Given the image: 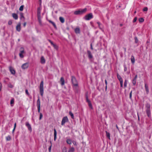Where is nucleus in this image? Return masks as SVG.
<instances>
[{
	"label": "nucleus",
	"mask_w": 152,
	"mask_h": 152,
	"mask_svg": "<svg viewBox=\"0 0 152 152\" xmlns=\"http://www.w3.org/2000/svg\"><path fill=\"white\" fill-rule=\"evenodd\" d=\"M87 11V9L85 8L83 9H79L74 11V14L76 15H82L85 13Z\"/></svg>",
	"instance_id": "f257e3e1"
},
{
	"label": "nucleus",
	"mask_w": 152,
	"mask_h": 152,
	"mask_svg": "<svg viewBox=\"0 0 152 152\" xmlns=\"http://www.w3.org/2000/svg\"><path fill=\"white\" fill-rule=\"evenodd\" d=\"M85 97L86 99V102L88 103V107L90 109H93V107L91 101L88 99V93L86 92L85 94Z\"/></svg>",
	"instance_id": "f03ea898"
},
{
	"label": "nucleus",
	"mask_w": 152,
	"mask_h": 152,
	"mask_svg": "<svg viewBox=\"0 0 152 152\" xmlns=\"http://www.w3.org/2000/svg\"><path fill=\"white\" fill-rule=\"evenodd\" d=\"M71 82L72 86L75 87H78V84L77 81L75 77L72 75H71Z\"/></svg>",
	"instance_id": "7ed1b4c3"
},
{
	"label": "nucleus",
	"mask_w": 152,
	"mask_h": 152,
	"mask_svg": "<svg viewBox=\"0 0 152 152\" xmlns=\"http://www.w3.org/2000/svg\"><path fill=\"white\" fill-rule=\"evenodd\" d=\"M146 111L148 117L151 115V106L149 104L147 103L145 105Z\"/></svg>",
	"instance_id": "20e7f679"
},
{
	"label": "nucleus",
	"mask_w": 152,
	"mask_h": 152,
	"mask_svg": "<svg viewBox=\"0 0 152 152\" xmlns=\"http://www.w3.org/2000/svg\"><path fill=\"white\" fill-rule=\"evenodd\" d=\"M43 84V81L42 80L40 83L39 86L40 93L42 96H43L44 93Z\"/></svg>",
	"instance_id": "39448f33"
},
{
	"label": "nucleus",
	"mask_w": 152,
	"mask_h": 152,
	"mask_svg": "<svg viewBox=\"0 0 152 152\" xmlns=\"http://www.w3.org/2000/svg\"><path fill=\"white\" fill-rule=\"evenodd\" d=\"M93 18V15L92 13H90L86 15L83 18V19L86 20H91Z\"/></svg>",
	"instance_id": "423d86ee"
},
{
	"label": "nucleus",
	"mask_w": 152,
	"mask_h": 152,
	"mask_svg": "<svg viewBox=\"0 0 152 152\" xmlns=\"http://www.w3.org/2000/svg\"><path fill=\"white\" fill-rule=\"evenodd\" d=\"M25 53L24 48L22 47H21L20 49V53L19 54V56L21 58H23L24 56L23 54Z\"/></svg>",
	"instance_id": "0eeeda50"
},
{
	"label": "nucleus",
	"mask_w": 152,
	"mask_h": 152,
	"mask_svg": "<svg viewBox=\"0 0 152 152\" xmlns=\"http://www.w3.org/2000/svg\"><path fill=\"white\" fill-rule=\"evenodd\" d=\"M69 121V119L67 116L64 117L62 120L61 122V125L62 126L64 125L65 123Z\"/></svg>",
	"instance_id": "6e6552de"
},
{
	"label": "nucleus",
	"mask_w": 152,
	"mask_h": 152,
	"mask_svg": "<svg viewBox=\"0 0 152 152\" xmlns=\"http://www.w3.org/2000/svg\"><path fill=\"white\" fill-rule=\"evenodd\" d=\"M97 23L98 25V27L99 29H100L103 32H104V31L103 29V25L99 21L96 22Z\"/></svg>",
	"instance_id": "1a4fd4ad"
},
{
	"label": "nucleus",
	"mask_w": 152,
	"mask_h": 152,
	"mask_svg": "<svg viewBox=\"0 0 152 152\" xmlns=\"http://www.w3.org/2000/svg\"><path fill=\"white\" fill-rule=\"evenodd\" d=\"M26 126L27 127L28 130H29L30 132L32 131V129L31 125L29 124L28 122H26L25 123Z\"/></svg>",
	"instance_id": "9d476101"
},
{
	"label": "nucleus",
	"mask_w": 152,
	"mask_h": 152,
	"mask_svg": "<svg viewBox=\"0 0 152 152\" xmlns=\"http://www.w3.org/2000/svg\"><path fill=\"white\" fill-rule=\"evenodd\" d=\"M29 65V63L26 62L25 63L23 64L21 66V68L23 69H25L27 68Z\"/></svg>",
	"instance_id": "9b49d317"
},
{
	"label": "nucleus",
	"mask_w": 152,
	"mask_h": 152,
	"mask_svg": "<svg viewBox=\"0 0 152 152\" xmlns=\"http://www.w3.org/2000/svg\"><path fill=\"white\" fill-rule=\"evenodd\" d=\"M41 8L40 7H38L37 8V17H41Z\"/></svg>",
	"instance_id": "f8f14e48"
},
{
	"label": "nucleus",
	"mask_w": 152,
	"mask_h": 152,
	"mask_svg": "<svg viewBox=\"0 0 152 152\" xmlns=\"http://www.w3.org/2000/svg\"><path fill=\"white\" fill-rule=\"evenodd\" d=\"M87 54L88 58L89 59H91L93 58V56H92L91 52L89 50L87 51Z\"/></svg>",
	"instance_id": "ddd939ff"
},
{
	"label": "nucleus",
	"mask_w": 152,
	"mask_h": 152,
	"mask_svg": "<svg viewBox=\"0 0 152 152\" xmlns=\"http://www.w3.org/2000/svg\"><path fill=\"white\" fill-rule=\"evenodd\" d=\"M46 19H47V20H48L50 23H51L53 25V26L56 29H57V27L56 26L55 23L54 22H53V21H51L50 20H48L47 18Z\"/></svg>",
	"instance_id": "4468645a"
},
{
	"label": "nucleus",
	"mask_w": 152,
	"mask_h": 152,
	"mask_svg": "<svg viewBox=\"0 0 152 152\" xmlns=\"http://www.w3.org/2000/svg\"><path fill=\"white\" fill-rule=\"evenodd\" d=\"M45 60L43 56H42L40 58V62L42 64H45Z\"/></svg>",
	"instance_id": "2eb2a0df"
},
{
	"label": "nucleus",
	"mask_w": 152,
	"mask_h": 152,
	"mask_svg": "<svg viewBox=\"0 0 152 152\" xmlns=\"http://www.w3.org/2000/svg\"><path fill=\"white\" fill-rule=\"evenodd\" d=\"M54 140L55 141L57 139V132L55 128H54Z\"/></svg>",
	"instance_id": "dca6fc26"
},
{
	"label": "nucleus",
	"mask_w": 152,
	"mask_h": 152,
	"mask_svg": "<svg viewBox=\"0 0 152 152\" xmlns=\"http://www.w3.org/2000/svg\"><path fill=\"white\" fill-rule=\"evenodd\" d=\"M16 30L17 31H18V32H19L21 30V28H20V23H19L17 25V26H16Z\"/></svg>",
	"instance_id": "f3484780"
},
{
	"label": "nucleus",
	"mask_w": 152,
	"mask_h": 152,
	"mask_svg": "<svg viewBox=\"0 0 152 152\" xmlns=\"http://www.w3.org/2000/svg\"><path fill=\"white\" fill-rule=\"evenodd\" d=\"M9 69L12 75H15V71L14 69L11 66L9 67Z\"/></svg>",
	"instance_id": "a211bd4d"
},
{
	"label": "nucleus",
	"mask_w": 152,
	"mask_h": 152,
	"mask_svg": "<svg viewBox=\"0 0 152 152\" xmlns=\"http://www.w3.org/2000/svg\"><path fill=\"white\" fill-rule=\"evenodd\" d=\"M37 107H40V101L39 96H38L37 101Z\"/></svg>",
	"instance_id": "6ab92c4d"
},
{
	"label": "nucleus",
	"mask_w": 152,
	"mask_h": 152,
	"mask_svg": "<svg viewBox=\"0 0 152 152\" xmlns=\"http://www.w3.org/2000/svg\"><path fill=\"white\" fill-rule=\"evenodd\" d=\"M117 78L119 81L120 82H121L122 81H123V80L122 78L118 73L117 74Z\"/></svg>",
	"instance_id": "aec40b11"
},
{
	"label": "nucleus",
	"mask_w": 152,
	"mask_h": 152,
	"mask_svg": "<svg viewBox=\"0 0 152 152\" xmlns=\"http://www.w3.org/2000/svg\"><path fill=\"white\" fill-rule=\"evenodd\" d=\"M74 91L75 93L79 94L80 92V90L78 87H76L74 88Z\"/></svg>",
	"instance_id": "412c9836"
},
{
	"label": "nucleus",
	"mask_w": 152,
	"mask_h": 152,
	"mask_svg": "<svg viewBox=\"0 0 152 152\" xmlns=\"http://www.w3.org/2000/svg\"><path fill=\"white\" fill-rule=\"evenodd\" d=\"M61 84V85L63 86L64 84L65 80L63 77H62L60 79Z\"/></svg>",
	"instance_id": "4be33fe9"
},
{
	"label": "nucleus",
	"mask_w": 152,
	"mask_h": 152,
	"mask_svg": "<svg viewBox=\"0 0 152 152\" xmlns=\"http://www.w3.org/2000/svg\"><path fill=\"white\" fill-rule=\"evenodd\" d=\"M75 31L77 34H80V29L78 27L76 28L75 29Z\"/></svg>",
	"instance_id": "5701e85b"
},
{
	"label": "nucleus",
	"mask_w": 152,
	"mask_h": 152,
	"mask_svg": "<svg viewBox=\"0 0 152 152\" xmlns=\"http://www.w3.org/2000/svg\"><path fill=\"white\" fill-rule=\"evenodd\" d=\"M106 137L108 138L110 140V133L108 132L107 131H106Z\"/></svg>",
	"instance_id": "b1692460"
},
{
	"label": "nucleus",
	"mask_w": 152,
	"mask_h": 152,
	"mask_svg": "<svg viewBox=\"0 0 152 152\" xmlns=\"http://www.w3.org/2000/svg\"><path fill=\"white\" fill-rule=\"evenodd\" d=\"M12 16L13 18L15 20H17L18 19V16L17 14L15 13H13L12 14Z\"/></svg>",
	"instance_id": "393cba45"
},
{
	"label": "nucleus",
	"mask_w": 152,
	"mask_h": 152,
	"mask_svg": "<svg viewBox=\"0 0 152 152\" xmlns=\"http://www.w3.org/2000/svg\"><path fill=\"white\" fill-rule=\"evenodd\" d=\"M37 19L39 25L41 26H43V24L42 23V20L41 18V17H37Z\"/></svg>",
	"instance_id": "a878e982"
},
{
	"label": "nucleus",
	"mask_w": 152,
	"mask_h": 152,
	"mask_svg": "<svg viewBox=\"0 0 152 152\" xmlns=\"http://www.w3.org/2000/svg\"><path fill=\"white\" fill-rule=\"evenodd\" d=\"M145 90L146 91L147 93L148 94L149 92V89L148 86L146 83H145Z\"/></svg>",
	"instance_id": "bb28decb"
},
{
	"label": "nucleus",
	"mask_w": 152,
	"mask_h": 152,
	"mask_svg": "<svg viewBox=\"0 0 152 152\" xmlns=\"http://www.w3.org/2000/svg\"><path fill=\"white\" fill-rule=\"evenodd\" d=\"M72 141L70 139H67L66 140V142L69 145H70L72 143Z\"/></svg>",
	"instance_id": "cd10ccee"
},
{
	"label": "nucleus",
	"mask_w": 152,
	"mask_h": 152,
	"mask_svg": "<svg viewBox=\"0 0 152 152\" xmlns=\"http://www.w3.org/2000/svg\"><path fill=\"white\" fill-rule=\"evenodd\" d=\"M20 20H22V18H23L24 20L25 19V18L23 15V13L20 12Z\"/></svg>",
	"instance_id": "c85d7f7f"
},
{
	"label": "nucleus",
	"mask_w": 152,
	"mask_h": 152,
	"mask_svg": "<svg viewBox=\"0 0 152 152\" xmlns=\"http://www.w3.org/2000/svg\"><path fill=\"white\" fill-rule=\"evenodd\" d=\"M59 19L61 23H63L64 22V19L63 17H60L59 18Z\"/></svg>",
	"instance_id": "c756f323"
},
{
	"label": "nucleus",
	"mask_w": 152,
	"mask_h": 152,
	"mask_svg": "<svg viewBox=\"0 0 152 152\" xmlns=\"http://www.w3.org/2000/svg\"><path fill=\"white\" fill-rule=\"evenodd\" d=\"M74 148L73 147H72L69 149L68 152H74Z\"/></svg>",
	"instance_id": "7c9ffc66"
},
{
	"label": "nucleus",
	"mask_w": 152,
	"mask_h": 152,
	"mask_svg": "<svg viewBox=\"0 0 152 152\" xmlns=\"http://www.w3.org/2000/svg\"><path fill=\"white\" fill-rule=\"evenodd\" d=\"M6 140L7 141H9L11 140V137L10 135H9L7 136L6 137Z\"/></svg>",
	"instance_id": "2f4dec72"
},
{
	"label": "nucleus",
	"mask_w": 152,
	"mask_h": 152,
	"mask_svg": "<svg viewBox=\"0 0 152 152\" xmlns=\"http://www.w3.org/2000/svg\"><path fill=\"white\" fill-rule=\"evenodd\" d=\"M14 98H12L11 99V100H10V104L12 106V104H14Z\"/></svg>",
	"instance_id": "473e14b6"
},
{
	"label": "nucleus",
	"mask_w": 152,
	"mask_h": 152,
	"mask_svg": "<svg viewBox=\"0 0 152 152\" xmlns=\"http://www.w3.org/2000/svg\"><path fill=\"white\" fill-rule=\"evenodd\" d=\"M69 114L70 115L72 118H74V115L73 113H72L71 111H70L69 112Z\"/></svg>",
	"instance_id": "72a5a7b5"
},
{
	"label": "nucleus",
	"mask_w": 152,
	"mask_h": 152,
	"mask_svg": "<svg viewBox=\"0 0 152 152\" xmlns=\"http://www.w3.org/2000/svg\"><path fill=\"white\" fill-rule=\"evenodd\" d=\"M24 6L23 5H21L19 8V10L20 11H22L23 10Z\"/></svg>",
	"instance_id": "f704fd0d"
},
{
	"label": "nucleus",
	"mask_w": 152,
	"mask_h": 152,
	"mask_svg": "<svg viewBox=\"0 0 152 152\" xmlns=\"http://www.w3.org/2000/svg\"><path fill=\"white\" fill-rule=\"evenodd\" d=\"M104 81H105V84L106 85L105 90V91H106L107 90V81L106 79H105V80Z\"/></svg>",
	"instance_id": "c9c22d12"
},
{
	"label": "nucleus",
	"mask_w": 152,
	"mask_h": 152,
	"mask_svg": "<svg viewBox=\"0 0 152 152\" xmlns=\"http://www.w3.org/2000/svg\"><path fill=\"white\" fill-rule=\"evenodd\" d=\"M139 22L140 23L143 22L144 21V19L143 18H140L139 19Z\"/></svg>",
	"instance_id": "e433bc0d"
},
{
	"label": "nucleus",
	"mask_w": 152,
	"mask_h": 152,
	"mask_svg": "<svg viewBox=\"0 0 152 152\" xmlns=\"http://www.w3.org/2000/svg\"><path fill=\"white\" fill-rule=\"evenodd\" d=\"M8 87L11 88H12L14 87L12 85L11 83H10L8 84Z\"/></svg>",
	"instance_id": "4c0bfd02"
},
{
	"label": "nucleus",
	"mask_w": 152,
	"mask_h": 152,
	"mask_svg": "<svg viewBox=\"0 0 152 152\" xmlns=\"http://www.w3.org/2000/svg\"><path fill=\"white\" fill-rule=\"evenodd\" d=\"M50 146L48 148V150L49 152H50L52 147V142L51 141H50Z\"/></svg>",
	"instance_id": "58836bf2"
},
{
	"label": "nucleus",
	"mask_w": 152,
	"mask_h": 152,
	"mask_svg": "<svg viewBox=\"0 0 152 152\" xmlns=\"http://www.w3.org/2000/svg\"><path fill=\"white\" fill-rule=\"evenodd\" d=\"M42 117H43V115L42 114V113H39V120H40L42 118Z\"/></svg>",
	"instance_id": "ea45409f"
},
{
	"label": "nucleus",
	"mask_w": 152,
	"mask_h": 152,
	"mask_svg": "<svg viewBox=\"0 0 152 152\" xmlns=\"http://www.w3.org/2000/svg\"><path fill=\"white\" fill-rule=\"evenodd\" d=\"M53 46L54 47V48L58 50V46L56 45V44H54L53 45Z\"/></svg>",
	"instance_id": "a19ab883"
},
{
	"label": "nucleus",
	"mask_w": 152,
	"mask_h": 152,
	"mask_svg": "<svg viewBox=\"0 0 152 152\" xmlns=\"http://www.w3.org/2000/svg\"><path fill=\"white\" fill-rule=\"evenodd\" d=\"M72 143L73 145L75 146H77V142L75 140L72 141Z\"/></svg>",
	"instance_id": "79ce46f5"
},
{
	"label": "nucleus",
	"mask_w": 152,
	"mask_h": 152,
	"mask_svg": "<svg viewBox=\"0 0 152 152\" xmlns=\"http://www.w3.org/2000/svg\"><path fill=\"white\" fill-rule=\"evenodd\" d=\"M124 72H126L127 70V67L126 66V65L125 64H124Z\"/></svg>",
	"instance_id": "37998d69"
},
{
	"label": "nucleus",
	"mask_w": 152,
	"mask_h": 152,
	"mask_svg": "<svg viewBox=\"0 0 152 152\" xmlns=\"http://www.w3.org/2000/svg\"><path fill=\"white\" fill-rule=\"evenodd\" d=\"M12 23V21L11 20H10L8 22V24L9 25H11Z\"/></svg>",
	"instance_id": "c03bdc74"
},
{
	"label": "nucleus",
	"mask_w": 152,
	"mask_h": 152,
	"mask_svg": "<svg viewBox=\"0 0 152 152\" xmlns=\"http://www.w3.org/2000/svg\"><path fill=\"white\" fill-rule=\"evenodd\" d=\"M25 93L26 95L28 96H29V94L28 92V90L27 89L25 90Z\"/></svg>",
	"instance_id": "a18cd8bd"
},
{
	"label": "nucleus",
	"mask_w": 152,
	"mask_h": 152,
	"mask_svg": "<svg viewBox=\"0 0 152 152\" xmlns=\"http://www.w3.org/2000/svg\"><path fill=\"white\" fill-rule=\"evenodd\" d=\"M148 10V8L147 7H145L143 9V11H147Z\"/></svg>",
	"instance_id": "49530a36"
},
{
	"label": "nucleus",
	"mask_w": 152,
	"mask_h": 152,
	"mask_svg": "<svg viewBox=\"0 0 152 152\" xmlns=\"http://www.w3.org/2000/svg\"><path fill=\"white\" fill-rule=\"evenodd\" d=\"M132 91H131V92L130 93V95H129V98L130 99H131L132 100Z\"/></svg>",
	"instance_id": "de8ad7c7"
},
{
	"label": "nucleus",
	"mask_w": 152,
	"mask_h": 152,
	"mask_svg": "<svg viewBox=\"0 0 152 152\" xmlns=\"http://www.w3.org/2000/svg\"><path fill=\"white\" fill-rule=\"evenodd\" d=\"M131 60L132 63V64H133V62H134V61H133V55H132L131 56Z\"/></svg>",
	"instance_id": "09e8293b"
},
{
	"label": "nucleus",
	"mask_w": 152,
	"mask_h": 152,
	"mask_svg": "<svg viewBox=\"0 0 152 152\" xmlns=\"http://www.w3.org/2000/svg\"><path fill=\"white\" fill-rule=\"evenodd\" d=\"M131 60L132 63V64H133V62H134V61H133V55H132L131 56Z\"/></svg>",
	"instance_id": "8fccbe9b"
},
{
	"label": "nucleus",
	"mask_w": 152,
	"mask_h": 152,
	"mask_svg": "<svg viewBox=\"0 0 152 152\" xmlns=\"http://www.w3.org/2000/svg\"><path fill=\"white\" fill-rule=\"evenodd\" d=\"M134 40H135V43H137L138 42V39H137V37H135L134 38Z\"/></svg>",
	"instance_id": "3c124183"
},
{
	"label": "nucleus",
	"mask_w": 152,
	"mask_h": 152,
	"mask_svg": "<svg viewBox=\"0 0 152 152\" xmlns=\"http://www.w3.org/2000/svg\"><path fill=\"white\" fill-rule=\"evenodd\" d=\"M124 87H126L127 86V82H126V80L124 82Z\"/></svg>",
	"instance_id": "603ef678"
},
{
	"label": "nucleus",
	"mask_w": 152,
	"mask_h": 152,
	"mask_svg": "<svg viewBox=\"0 0 152 152\" xmlns=\"http://www.w3.org/2000/svg\"><path fill=\"white\" fill-rule=\"evenodd\" d=\"M38 111L39 113H40V107H37Z\"/></svg>",
	"instance_id": "864d4df0"
},
{
	"label": "nucleus",
	"mask_w": 152,
	"mask_h": 152,
	"mask_svg": "<svg viewBox=\"0 0 152 152\" xmlns=\"http://www.w3.org/2000/svg\"><path fill=\"white\" fill-rule=\"evenodd\" d=\"M120 86L121 87H123V81H122L121 82H120Z\"/></svg>",
	"instance_id": "5fc2aeb1"
},
{
	"label": "nucleus",
	"mask_w": 152,
	"mask_h": 152,
	"mask_svg": "<svg viewBox=\"0 0 152 152\" xmlns=\"http://www.w3.org/2000/svg\"><path fill=\"white\" fill-rule=\"evenodd\" d=\"M90 48L91 50H93V48L92 47V44L91 43L90 45Z\"/></svg>",
	"instance_id": "6e6d98bb"
},
{
	"label": "nucleus",
	"mask_w": 152,
	"mask_h": 152,
	"mask_svg": "<svg viewBox=\"0 0 152 152\" xmlns=\"http://www.w3.org/2000/svg\"><path fill=\"white\" fill-rule=\"evenodd\" d=\"M2 84L1 83H0V91L1 90L2 88Z\"/></svg>",
	"instance_id": "4d7b16f0"
},
{
	"label": "nucleus",
	"mask_w": 152,
	"mask_h": 152,
	"mask_svg": "<svg viewBox=\"0 0 152 152\" xmlns=\"http://www.w3.org/2000/svg\"><path fill=\"white\" fill-rule=\"evenodd\" d=\"M137 20V17H135L134 19V22H135Z\"/></svg>",
	"instance_id": "13d9d810"
},
{
	"label": "nucleus",
	"mask_w": 152,
	"mask_h": 152,
	"mask_svg": "<svg viewBox=\"0 0 152 152\" xmlns=\"http://www.w3.org/2000/svg\"><path fill=\"white\" fill-rule=\"evenodd\" d=\"M120 55L121 57H122L123 56V53L122 52H121L120 53Z\"/></svg>",
	"instance_id": "bf43d9fd"
},
{
	"label": "nucleus",
	"mask_w": 152,
	"mask_h": 152,
	"mask_svg": "<svg viewBox=\"0 0 152 152\" xmlns=\"http://www.w3.org/2000/svg\"><path fill=\"white\" fill-rule=\"evenodd\" d=\"M16 123H15L14 124V128L15 129L16 127Z\"/></svg>",
	"instance_id": "052dcab7"
},
{
	"label": "nucleus",
	"mask_w": 152,
	"mask_h": 152,
	"mask_svg": "<svg viewBox=\"0 0 152 152\" xmlns=\"http://www.w3.org/2000/svg\"><path fill=\"white\" fill-rule=\"evenodd\" d=\"M39 5L41 6L42 3V0H39Z\"/></svg>",
	"instance_id": "680f3d73"
},
{
	"label": "nucleus",
	"mask_w": 152,
	"mask_h": 152,
	"mask_svg": "<svg viewBox=\"0 0 152 152\" xmlns=\"http://www.w3.org/2000/svg\"><path fill=\"white\" fill-rule=\"evenodd\" d=\"M26 22H24L23 23V27H25L26 26Z\"/></svg>",
	"instance_id": "e2e57ef3"
},
{
	"label": "nucleus",
	"mask_w": 152,
	"mask_h": 152,
	"mask_svg": "<svg viewBox=\"0 0 152 152\" xmlns=\"http://www.w3.org/2000/svg\"><path fill=\"white\" fill-rule=\"evenodd\" d=\"M50 44L51 45H53L54 44L53 43V42L52 41L51 43Z\"/></svg>",
	"instance_id": "0e129e2a"
},
{
	"label": "nucleus",
	"mask_w": 152,
	"mask_h": 152,
	"mask_svg": "<svg viewBox=\"0 0 152 152\" xmlns=\"http://www.w3.org/2000/svg\"><path fill=\"white\" fill-rule=\"evenodd\" d=\"M29 96V97L30 98V99H32V97L30 94H29V96Z\"/></svg>",
	"instance_id": "69168bd1"
},
{
	"label": "nucleus",
	"mask_w": 152,
	"mask_h": 152,
	"mask_svg": "<svg viewBox=\"0 0 152 152\" xmlns=\"http://www.w3.org/2000/svg\"><path fill=\"white\" fill-rule=\"evenodd\" d=\"M15 129L14 128H13L12 131V133H13L14 132V131H15Z\"/></svg>",
	"instance_id": "338daca9"
},
{
	"label": "nucleus",
	"mask_w": 152,
	"mask_h": 152,
	"mask_svg": "<svg viewBox=\"0 0 152 152\" xmlns=\"http://www.w3.org/2000/svg\"><path fill=\"white\" fill-rule=\"evenodd\" d=\"M92 23H93L91 21L90 22V23L91 24V25L93 27L94 26L93 25H92Z\"/></svg>",
	"instance_id": "774afa93"
}]
</instances>
